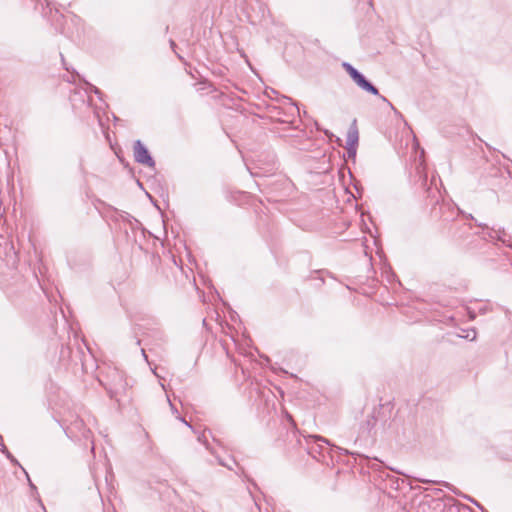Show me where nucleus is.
<instances>
[{
    "label": "nucleus",
    "instance_id": "423d86ee",
    "mask_svg": "<svg viewBox=\"0 0 512 512\" xmlns=\"http://www.w3.org/2000/svg\"><path fill=\"white\" fill-rule=\"evenodd\" d=\"M479 227L487 229V236L491 239H497L502 241L503 243H506V232L504 229L495 230L493 228H489L487 225L479 223L477 224Z\"/></svg>",
    "mask_w": 512,
    "mask_h": 512
},
{
    "label": "nucleus",
    "instance_id": "f8f14e48",
    "mask_svg": "<svg viewBox=\"0 0 512 512\" xmlns=\"http://www.w3.org/2000/svg\"><path fill=\"white\" fill-rule=\"evenodd\" d=\"M0 450L6 455V457L8 459L12 460L14 458L13 455L8 451V449L6 448V446L4 444H1Z\"/></svg>",
    "mask_w": 512,
    "mask_h": 512
},
{
    "label": "nucleus",
    "instance_id": "6ab92c4d",
    "mask_svg": "<svg viewBox=\"0 0 512 512\" xmlns=\"http://www.w3.org/2000/svg\"><path fill=\"white\" fill-rule=\"evenodd\" d=\"M10 461H11L12 463H14V464L19 465L18 461H17L15 458H13V459H12V460H10Z\"/></svg>",
    "mask_w": 512,
    "mask_h": 512
},
{
    "label": "nucleus",
    "instance_id": "dca6fc26",
    "mask_svg": "<svg viewBox=\"0 0 512 512\" xmlns=\"http://www.w3.org/2000/svg\"><path fill=\"white\" fill-rule=\"evenodd\" d=\"M26 475H28V474L26 473ZM27 477H28V480H30V479H29V476H27ZM29 484H30V487H31V488L36 489V487L32 484V482H31V481H29Z\"/></svg>",
    "mask_w": 512,
    "mask_h": 512
},
{
    "label": "nucleus",
    "instance_id": "4be33fe9",
    "mask_svg": "<svg viewBox=\"0 0 512 512\" xmlns=\"http://www.w3.org/2000/svg\"><path fill=\"white\" fill-rule=\"evenodd\" d=\"M388 105H389L390 107H393V104H392L391 102H389V101H388Z\"/></svg>",
    "mask_w": 512,
    "mask_h": 512
},
{
    "label": "nucleus",
    "instance_id": "2eb2a0df",
    "mask_svg": "<svg viewBox=\"0 0 512 512\" xmlns=\"http://www.w3.org/2000/svg\"><path fill=\"white\" fill-rule=\"evenodd\" d=\"M141 353H142V356L145 358V360H147V355H146V353H145V350H144V349H142V350H141Z\"/></svg>",
    "mask_w": 512,
    "mask_h": 512
},
{
    "label": "nucleus",
    "instance_id": "9d476101",
    "mask_svg": "<svg viewBox=\"0 0 512 512\" xmlns=\"http://www.w3.org/2000/svg\"><path fill=\"white\" fill-rule=\"evenodd\" d=\"M348 158H355L357 147H346Z\"/></svg>",
    "mask_w": 512,
    "mask_h": 512
},
{
    "label": "nucleus",
    "instance_id": "a211bd4d",
    "mask_svg": "<svg viewBox=\"0 0 512 512\" xmlns=\"http://www.w3.org/2000/svg\"><path fill=\"white\" fill-rule=\"evenodd\" d=\"M10 461H11L12 463H14V464L19 465L18 461H17L15 458H13V459H12V460H10Z\"/></svg>",
    "mask_w": 512,
    "mask_h": 512
},
{
    "label": "nucleus",
    "instance_id": "9b49d317",
    "mask_svg": "<svg viewBox=\"0 0 512 512\" xmlns=\"http://www.w3.org/2000/svg\"><path fill=\"white\" fill-rule=\"evenodd\" d=\"M0 450L6 455V457L8 459L12 460L14 458L13 455L8 451V449L6 448V446L4 444H1Z\"/></svg>",
    "mask_w": 512,
    "mask_h": 512
},
{
    "label": "nucleus",
    "instance_id": "4468645a",
    "mask_svg": "<svg viewBox=\"0 0 512 512\" xmlns=\"http://www.w3.org/2000/svg\"><path fill=\"white\" fill-rule=\"evenodd\" d=\"M168 401H170V400L168 399ZM169 403H171V402H169ZM170 406H171L173 413H178V411L174 408V406L172 404H170Z\"/></svg>",
    "mask_w": 512,
    "mask_h": 512
},
{
    "label": "nucleus",
    "instance_id": "5701e85b",
    "mask_svg": "<svg viewBox=\"0 0 512 512\" xmlns=\"http://www.w3.org/2000/svg\"><path fill=\"white\" fill-rule=\"evenodd\" d=\"M388 105H389L390 107H393V104H392L391 102H389V101H388Z\"/></svg>",
    "mask_w": 512,
    "mask_h": 512
},
{
    "label": "nucleus",
    "instance_id": "6e6552de",
    "mask_svg": "<svg viewBox=\"0 0 512 512\" xmlns=\"http://www.w3.org/2000/svg\"><path fill=\"white\" fill-rule=\"evenodd\" d=\"M461 337L468 339L470 341H473L476 339V331L474 329H471V330L467 331V333L465 335H461Z\"/></svg>",
    "mask_w": 512,
    "mask_h": 512
},
{
    "label": "nucleus",
    "instance_id": "ddd939ff",
    "mask_svg": "<svg viewBox=\"0 0 512 512\" xmlns=\"http://www.w3.org/2000/svg\"><path fill=\"white\" fill-rule=\"evenodd\" d=\"M87 85L89 87L90 92H93L96 95H100L101 94V91L96 86H94L92 84H89V83H87Z\"/></svg>",
    "mask_w": 512,
    "mask_h": 512
},
{
    "label": "nucleus",
    "instance_id": "f3484780",
    "mask_svg": "<svg viewBox=\"0 0 512 512\" xmlns=\"http://www.w3.org/2000/svg\"><path fill=\"white\" fill-rule=\"evenodd\" d=\"M180 420L184 422V424H186L187 426L191 427L190 424L187 421H185V419L180 418Z\"/></svg>",
    "mask_w": 512,
    "mask_h": 512
},
{
    "label": "nucleus",
    "instance_id": "f257e3e1",
    "mask_svg": "<svg viewBox=\"0 0 512 512\" xmlns=\"http://www.w3.org/2000/svg\"><path fill=\"white\" fill-rule=\"evenodd\" d=\"M387 420L382 408H375L361 425V431L369 436L376 435L379 431L385 430Z\"/></svg>",
    "mask_w": 512,
    "mask_h": 512
},
{
    "label": "nucleus",
    "instance_id": "0eeeda50",
    "mask_svg": "<svg viewBox=\"0 0 512 512\" xmlns=\"http://www.w3.org/2000/svg\"><path fill=\"white\" fill-rule=\"evenodd\" d=\"M358 140V130L355 125H352L347 132L346 147H357Z\"/></svg>",
    "mask_w": 512,
    "mask_h": 512
},
{
    "label": "nucleus",
    "instance_id": "b1692460",
    "mask_svg": "<svg viewBox=\"0 0 512 512\" xmlns=\"http://www.w3.org/2000/svg\"><path fill=\"white\" fill-rule=\"evenodd\" d=\"M388 105H389L390 107H393V104H392L391 102H389V101H388Z\"/></svg>",
    "mask_w": 512,
    "mask_h": 512
},
{
    "label": "nucleus",
    "instance_id": "412c9836",
    "mask_svg": "<svg viewBox=\"0 0 512 512\" xmlns=\"http://www.w3.org/2000/svg\"><path fill=\"white\" fill-rule=\"evenodd\" d=\"M422 483H428L429 481L427 480H420Z\"/></svg>",
    "mask_w": 512,
    "mask_h": 512
},
{
    "label": "nucleus",
    "instance_id": "39448f33",
    "mask_svg": "<svg viewBox=\"0 0 512 512\" xmlns=\"http://www.w3.org/2000/svg\"><path fill=\"white\" fill-rule=\"evenodd\" d=\"M66 433L70 437H78V434L85 439H88L90 436V430L85 426L83 420L76 419L71 425L67 428Z\"/></svg>",
    "mask_w": 512,
    "mask_h": 512
},
{
    "label": "nucleus",
    "instance_id": "20e7f679",
    "mask_svg": "<svg viewBox=\"0 0 512 512\" xmlns=\"http://www.w3.org/2000/svg\"><path fill=\"white\" fill-rule=\"evenodd\" d=\"M134 158L135 161L146 165L148 167H154L155 161L151 157L148 149L143 145L140 140L135 141L134 143Z\"/></svg>",
    "mask_w": 512,
    "mask_h": 512
},
{
    "label": "nucleus",
    "instance_id": "f03ea898",
    "mask_svg": "<svg viewBox=\"0 0 512 512\" xmlns=\"http://www.w3.org/2000/svg\"><path fill=\"white\" fill-rule=\"evenodd\" d=\"M344 70L349 74L351 79L355 82V84L361 88L362 90L372 94L379 95L378 89L369 82L364 75H362L356 68H354L350 63L344 62L342 64Z\"/></svg>",
    "mask_w": 512,
    "mask_h": 512
},
{
    "label": "nucleus",
    "instance_id": "aec40b11",
    "mask_svg": "<svg viewBox=\"0 0 512 512\" xmlns=\"http://www.w3.org/2000/svg\"><path fill=\"white\" fill-rule=\"evenodd\" d=\"M381 99L384 101V102H388L387 98L384 97V96H381Z\"/></svg>",
    "mask_w": 512,
    "mask_h": 512
},
{
    "label": "nucleus",
    "instance_id": "7ed1b4c3",
    "mask_svg": "<svg viewBox=\"0 0 512 512\" xmlns=\"http://www.w3.org/2000/svg\"><path fill=\"white\" fill-rule=\"evenodd\" d=\"M304 442L299 441L301 446H305L309 455L313 458H317V455H321L323 450L326 449L324 445H329V441L318 435H309L304 437Z\"/></svg>",
    "mask_w": 512,
    "mask_h": 512
},
{
    "label": "nucleus",
    "instance_id": "1a4fd4ad",
    "mask_svg": "<svg viewBox=\"0 0 512 512\" xmlns=\"http://www.w3.org/2000/svg\"><path fill=\"white\" fill-rule=\"evenodd\" d=\"M121 218L127 220L130 223V225H133V221L135 223H138V221L128 213L121 214Z\"/></svg>",
    "mask_w": 512,
    "mask_h": 512
}]
</instances>
